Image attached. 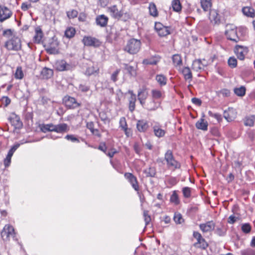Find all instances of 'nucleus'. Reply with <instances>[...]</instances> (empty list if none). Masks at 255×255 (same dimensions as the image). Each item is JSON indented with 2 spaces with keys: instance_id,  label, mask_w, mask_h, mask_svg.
<instances>
[{
  "instance_id": "obj_1",
  "label": "nucleus",
  "mask_w": 255,
  "mask_h": 255,
  "mask_svg": "<svg viewBox=\"0 0 255 255\" xmlns=\"http://www.w3.org/2000/svg\"><path fill=\"white\" fill-rule=\"evenodd\" d=\"M40 129L44 133L54 131L57 133H63L69 131V127L65 123H61L58 125H54L50 123L40 125Z\"/></svg>"
},
{
  "instance_id": "obj_2",
  "label": "nucleus",
  "mask_w": 255,
  "mask_h": 255,
  "mask_svg": "<svg viewBox=\"0 0 255 255\" xmlns=\"http://www.w3.org/2000/svg\"><path fill=\"white\" fill-rule=\"evenodd\" d=\"M164 160L169 169L175 171L181 167L180 163L175 159L171 150L168 149L166 151L164 154Z\"/></svg>"
},
{
  "instance_id": "obj_3",
  "label": "nucleus",
  "mask_w": 255,
  "mask_h": 255,
  "mask_svg": "<svg viewBox=\"0 0 255 255\" xmlns=\"http://www.w3.org/2000/svg\"><path fill=\"white\" fill-rule=\"evenodd\" d=\"M140 47V41L136 39L132 38L128 41L125 47V50L130 54H134L139 51Z\"/></svg>"
},
{
  "instance_id": "obj_4",
  "label": "nucleus",
  "mask_w": 255,
  "mask_h": 255,
  "mask_svg": "<svg viewBox=\"0 0 255 255\" xmlns=\"http://www.w3.org/2000/svg\"><path fill=\"white\" fill-rule=\"evenodd\" d=\"M192 236L193 238L196 240V242L193 244V246L195 248L206 250L208 247V243L200 232L193 231Z\"/></svg>"
},
{
  "instance_id": "obj_5",
  "label": "nucleus",
  "mask_w": 255,
  "mask_h": 255,
  "mask_svg": "<svg viewBox=\"0 0 255 255\" xmlns=\"http://www.w3.org/2000/svg\"><path fill=\"white\" fill-rule=\"evenodd\" d=\"M4 46L8 50L18 51L21 48V40L18 37L14 36L5 43Z\"/></svg>"
},
{
  "instance_id": "obj_6",
  "label": "nucleus",
  "mask_w": 255,
  "mask_h": 255,
  "mask_svg": "<svg viewBox=\"0 0 255 255\" xmlns=\"http://www.w3.org/2000/svg\"><path fill=\"white\" fill-rule=\"evenodd\" d=\"M226 35L228 39L235 42L239 41L240 38L237 34V28L234 25L227 26Z\"/></svg>"
},
{
  "instance_id": "obj_7",
  "label": "nucleus",
  "mask_w": 255,
  "mask_h": 255,
  "mask_svg": "<svg viewBox=\"0 0 255 255\" xmlns=\"http://www.w3.org/2000/svg\"><path fill=\"white\" fill-rule=\"evenodd\" d=\"M15 232L13 227L9 225H5L1 232V236L2 239L4 241H7L10 237H14Z\"/></svg>"
},
{
  "instance_id": "obj_8",
  "label": "nucleus",
  "mask_w": 255,
  "mask_h": 255,
  "mask_svg": "<svg viewBox=\"0 0 255 255\" xmlns=\"http://www.w3.org/2000/svg\"><path fill=\"white\" fill-rule=\"evenodd\" d=\"M124 177L129 182L135 191L137 192L139 191V183L135 176L131 173L126 172L124 174Z\"/></svg>"
},
{
  "instance_id": "obj_9",
  "label": "nucleus",
  "mask_w": 255,
  "mask_h": 255,
  "mask_svg": "<svg viewBox=\"0 0 255 255\" xmlns=\"http://www.w3.org/2000/svg\"><path fill=\"white\" fill-rule=\"evenodd\" d=\"M63 103L69 109H75L79 107L81 105L73 97H64Z\"/></svg>"
},
{
  "instance_id": "obj_10",
  "label": "nucleus",
  "mask_w": 255,
  "mask_h": 255,
  "mask_svg": "<svg viewBox=\"0 0 255 255\" xmlns=\"http://www.w3.org/2000/svg\"><path fill=\"white\" fill-rule=\"evenodd\" d=\"M8 120L14 129H20L22 128L23 124L20 117L14 113H12L8 118Z\"/></svg>"
},
{
  "instance_id": "obj_11",
  "label": "nucleus",
  "mask_w": 255,
  "mask_h": 255,
  "mask_svg": "<svg viewBox=\"0 0 255 255\" xmlns=\"http://www.w3.org/2000/svg\"><path fill=\"white\" fill-rule=\"evenodd\" d=\"M215 223L213 220H211L200 224L199 225V228L203 233H205L213 231L215 229Z\"/></svg>"
},
{
  "instance_id": "obj_12",
  "label": "nucleus",
  "mask_w": 255,
  "mask_h": 255,
  "mask_svg": "<svg viewBox=\"0 0 255 255\" xmlns=\"http://www.w3.org/2000/svg\"><path fill=\"white\" fill-rule=\"evenodd\" d=\"M207 66V62L205 59L195 60L192 63V69L196 72H200L203 70Z\"/></svg>"
},
{
  "instance_id": "obj_13",
  "label": "nucleus",
  "mask_w": 255,
  "mask_h": 255,
  "mask_svg": "<svg viewBox=\"0 0 255 255\" xmlns=\"http://www.w3.org/2000/svg\"><path fill=\"white\" fill-rule=\"evenodd\" d=\"M19 145H20L18 143L16 144L13 145L11 147V148L9 149V150L8 151L6 157L4 158V159L3 160V163H4L5 167H7L10 165V164L11 163V157H12L14 152L18 148Z\"/></svg>"
},
{
  "instance_id": "obj_14",
  "label": "nucleus",
  "mask_w": 255,
  "mask_h": 255,
  "mask_svg": "<svg viewBox=\"0 0 255 255\" xmlns=\"http://www.w3.org/2000/svg\"><path fill=\"white\" fill-rule=\"evenodd\" d=\"M237 113L233 108H228L225 111L224 117L228 122L234 121L237 117Z\"/></svg>"
},
{
  "instance_id": "obj_15",
  "label": "nucleus",
  "mask_w": 255,
  "mask_h": 255,
  "mask_svg": "<svg viewBox=\"0 0 255 255\" xmlns=\"http://www.w3.org/2000/svg\"><path fill=\"white\" fill-rule=\"evenodd\" d=\"M12 14L11 11L5 6H0V21L2 22L4 20L9 18Z\"/></svg>"
},
{
  "instance_id": "obj_16",
  "label": "nucleus",
  "mask_w": 255,
  "mask_h": 255,
  "mask_svg": "<svg viewBox=\"0 0 255 255\" xmlns=\"http://www.w3.org/2000/svg\"><path fill=\"white\" fill-rule=\"evenodd\" d=\"M235 52L238 58L240 60H243L245 59V56L248 52V49L241 46H237L236 47Z\"/></svg>"
},
{
  "instance_id": "obj_17",
  "label": "nucleus",
  "mask_w": 255,
  "mask_h": 255,
  "mask_svg": "<svg viewBox=\"0 0 255 255\" xmlns=\"http://www.w3.org/2000/svg\"><path fill=\"white\" fill-rule=\"evenodd\" d=\"M82 41L85 46H95L98 45L99 41L95 38L91 36H85Z\"/></svg>"
},
{
  "instance_id": "obj_18",
  "label": "nucleus",
  "mask_w": 255,
  "mask_h": 255,
  "mask_svg": "<svg viewBox=\"0 0 255 255\" xmlns=\"http://www.w3.org/2000/svg\"><path fill=\"white\" fill-rule=\"evenodd\" d=\"M108 11L112 17L115 18H120L123 15V12L119 10L117 6L114 5L108 8Z\"/></svg>"
},
{
  "instance_id": "obj_19",
  "label": "nucleus",
  "mask_w": 255,
  "mask_h": 255,
  "mask_svg": "<svg viewBox=\"0 0 255 255\" xmlns=\"http://www.w3.org/2000/svg\"><path fill=\"white\" fill-rule=\"evenodd\" d=\"M149 127L148 122L144 120H138L136 123V128L139 132H145Z\"/></svg>"
},
{
  "instance_id": "obj_20",
  "label": "nucleus",
  "mask_w": 255,
  "mask_h": 255,
  "mask_svg": "<svg viewBox=\"0 0 255 255\" xmlns=\"http://www.w3.org/2000/svg\"><path fill=\"white\" fill-rule=\"evenodd\" d=\"M108 17L104 14L98 16L96 19V22L97 25L101 27H105L108 23Z\"/></svg>"
},
{
  "instance_id": "obj_21",
  "label": "nucleus",
  "mask_w": 255,
  "mask_h": 255,
  "mask_svg": "<svg viewBox=\"0 0 255 255\" xmlns=\"http://www.w3.org/2000/svg\"><path fill=\"white\" fill-rule=\"evenodd\" d=\"M196 127L199 129L206 131L208 129V123L203 118L200 119L196 123Z\"/></svg>"
},
{
  "instance_id": "obj_22",
  "label": "nucleus",
  "mask_w": 255,
  "mask_h": 255,
  "mask_svg": "<svg viewBox=\"0 0 255 255\" xmlns=\"http://www.w3.org/2000/svg\"><path fill=\"white\" fill-rule=\"evenodd\" d=\"M209 19L211 22L216 24L220 21V16L216 10H211L209 13Z\"/></svg>"
},
{
  "instance_id": "obj_23",
  "label": "nucleus",
  "mask_w": 255,
  "mask_h": 255,
  "mask_svg": "<svg viewBox=\"0 0 255 255\" xmlns=\"http://www.w3.org/2000/svg\"><path fill=\"white\" fill-rule=\"evenodd\" d=\"M53 45L51 44L49 46L46 48V50L49 54H57L59 53V51L57 49L56 47L58 46V42L54 41L53 44Z\"/></svg>"
},
{
  "instance_id": "obj_24",
  "label": "nucleus",
  "mask_w": 255,
  "mask_h": 255,
  "mask_svg": "<svg viewBox=\"0 0 255 255\" xmlns=\"http://www.w3.org/2000/svg\"><path fill=\"white\" fill-rule=\"evenodd\" d=\"M170 202L175 206L178 205L180 203V199L177 193V191L174 190L170 197Z\"/></svg>"
},
{
  "instance_id": "obj_25",
  "label": "nucleus",
  "mask_w": 255,
  "mask_h": 255,
  "mask_svg": "<svg viewBox=\"0 0 255 255\" xmlns=\"http://www.w3.org/2000/svg\"><path fill=\"white\" fill-rule=\"evenodd\" d=\"M153 131L155 136L158 137H161L164 136L165 130L161 129L159 126L155 125L153 127Z\"/></svg>"
},
{
  "instance_id": "obj_26",
  "label": "nucleus",
  "mask_w": 255,
  "mask_h": 255,
  "mask_svg": "<svg viewBox=\"0 0 255 255\" xmlns=\"http://www.w3.org/2000/svg\"><path fill=\"white\" fill-rule=\"evenodd\" d=\"M53 74V70L46 67L44 68L41 72V75L44 79L50 78L52 76Z\"/></svg>"
},
{
  "instance_id": "obj_27",
  "label": "nucleus",
  "mask_w": 255,
  "mask_h": 255,
  "mask_svg": "<svg viewBox=\"0 0 255 255\" xmlns=\"http://www.w3.org/2000/svg\"><path fill=\"white\" fill-rule=\"evenodd\" d=\"M255 116L251 115L247 116L244 120V125L246 126L253 127L254 125Z\"/></svg>"
},
{
  "instance_id": "obj_28",
  "label": "nucleus",
  "mask_w": 255,
  "mask_h": 255,
  "mask_svg": "<svg viewBox=\"0 0 255 255\" xmlns=\"http://www.w3.org/2000/svg\"><path fill=\"white\" fill-rule=\"evenodd\" d=\"M242 11L244 15L251 17L255 16V10L254 8L251 7H244L242 9Z\"/></svg>"
},
{
  "instance_id": "obj_29",
  "label": "nucleus",
  "mask_w": 255,
  "mask_h": 255,
  "mask_svg": "<svg viewBox=\"0 0 255 255\" xmlns=\"http://www.w3.org/2000/svg\"><path fill=\"white\" fill-rule=\"evenodd\" d=\"M42 37L43 33L41 29L39 28H36L35 29V34L34 36V41L39 43L41 42Z\"/></svg>"
},
{
  "instance_id": "obj_30",
  "label": "nucleus",
  "mask_w": 255,
  "mask_h": 255,
  "mask_svg": "<svg viewBox=\"0 0 255 255\" xmlns=\"http://www.w3.org/2000/svg\"><path fill=\"white\" fill-rule=\"evenodd\" d=\"M148 9L150 15L153 17H156L158 15L157 10L154 3H149Z\"/></svg>"
},
{
  "instance_id": "obj_31",
  "label": "nucleus",
  "mask_w": 255,
  "mask_h": 255,
  "mask_svg": "<svg viewBox=\"0 0 255 255\" xmlns=\"http://www.w3.org/2000/svg\"><path fill=\"white\" fill-rule=\"evenodd\" d=\"M67 65V64L65 61L61 60L56 62V68L57 70L62 71L66 70Z\"/></svg>"
},
{
  "instance_id": "obj_32",
  "label": "nucleus",
  "mask_w": 255,
  "mask_h": 255,
  "mask_svg": "<svg viewBox=\"0 0 255 255\" xmlns=\"http://www.w3.org/2000/svg\"><path fill=\"white\" fill-rule=\"evenodd\" d=\"M201 5L205 11H207L210 9L211 3L210 0H201Z\"/></svg>"
},
{
  "instance_id": "obj_33",
  "label": "nucleus",
  "mask_w": 255,
  "mask_h": 255,
  "mask_svg": "<svg viewBox=\"0 0 255 255\" xmlns=\"http://www.w3.org/2000/svg\"><path fill=\"white\" fill-rule=\"evenodd\" d=\"M155 80L161 86L165 85L166 84L167 79L163 75H157L155 77Z\"/></svg>"
},
{
  "instance_id": "obj_34",
  "label": "nucleus",
  "mask_w": 255,
  "mask_h": 255,
  "mask_svg": "<svg viewBox=\"0 0 255 255\" xmlns=\"http://www.w3.org/2000/svg\"><path fill=\"white\" fill-rule=\"evenodd\" d=\"M172 7L173 10L179 12L181 10L182 6L179 0H173L172 1Z\"/></svg>"
},
{
  "instance_id": "obj_35",
  "label": "nucleus",
  "mask_w": 255,
  "mask_h": 255,
  "mask_svg": "<svg viewBox=\"0 0 255 255\" xmlns=\"http://www.w3.org/2000/svg\"><path fill=\"white\" fill-rule=\"evenodd\" d=\"M76 33V31L74 28L72 27H69L66 29L65 31V35L66 37L70 38L73 37Z\"/></svg>"
},
{
  "instance_id": "obj_36",
  "label": "nucleus",
  "mask_w": 255,
  "mask_h": 255,
  "mask_svg": "<svg viewBox=\"0 0 255 255\" xmlns=\"http://www.w3.org/2000/svg\"><path fill=\"white\" fill-rule=\"evenodd\" d=\"M246 89L244 86L236 88L234 89V93L237 96H244L246 94Z\"/></svg>"
},
{
  "instance_id": "obj_37",
  "label": "nucleus",
  "mask_w": 255,
  "mask_h": 255,
  "mask_svg": "<svg viewBox=\"0 0 255 255\" xmlns=\"http://www.w3.org/2000/svg\"><path fill=\"white\" fill-rule=\"evenodd\" d=\"M98 72L99 69L98 68H96L94 66H91L87 68L85 72V74L88 76H90L91 75H94L95 74H98Z\"/></svg>"
},
{
  "instance_id": "obj_38",
  "label": "nucleus",
  "mask_w": 255,
  "mask_h": 255,
  "mask_svg": "<svg viewBox=\"0 0 255 255\" xmlns=\"http://www.w3.org/2000/svg\"><path fill=\"white\" fill-rule=\"evenodd\" d=\"M173 220L176 224H180L184 222V220L182 218V215L179 213H175Z\"/></svg>"
},
{
  "instance_id": "obj_39",
  "label": "nucleus",
  "mask_w": 255,
  "mask_h": 255,
  "mask_svg": "<svg viewBox=\"0 0 255 255\" xmlns=\"http://www.w3.org/2000/svg\"><path fill=\"white\" fill-rule=\"evenodd\" d=\"M24 76L23 72L21 67H17L14 73V77L16 79H22Z\"/></svg>"
},
{
  "instance_id": "obj_40",
  "label": "nucleus",
  "mask_w": 255,
  "mask_h": 255,
  "mask_svg": "<svg viewBox=\"0 0 255 255\" xmlns=\"http://www.w3.org/2000/svg\"><path fill=\"white\" fill-rule=\"evenodd\" d=\"M125 69L131 76H136V70L134 67L128 65V64H125Z\"/></svg>"
},
{
  "instance_id": "obj_41",
  "label": "nucleus",
  "mask_w": 255,
  "mask_h": 255,
  "mask_svg": "<svg viewBox=\"0 0 255 255\" xmlns=\"http://www.w3.org/2000/svg\"><path fill=\"white\" fill-rule=\"evenodd\" d=\"M183 196L186 198H190L191 196L192 189L189 187H185L182 188Z\"/></svg>"
},
{
  "instance_id": "obj_42",
  "label": "nucleus",
  "mask_w": 255,
  "mask_h": 255,
  "mask_svg": "<svg viewBox=\"0 0 255 255\" xmlns=\"http://www.w3.org/2000/svg\"><path fill=\"white\" fill-rule=\"evenodd\" d=\"M241 230L244 233L249 234L251 231L252 227L249 223H245L242 225Z\"/></svg>"
},
{
  "instance_id": "obj_43",
  "label": "nucleus",
  "mask_w": 255,
  "mask_h": 255,
  "mask_svg": "<svg viewBox=\"0 0 255 255\" xmlns=\"http://www.w3.org/2000/svg\"><path fill=\"white\" fill-rule=\"evenodd\" d=\"M157 33L160 36H165L170 34L169 27L164 26Z\"/></svg>"
},
{
  "instance_id": "obj_44",
  "label": "nucleus",
  "mask_w": 255,
  "mask_h": 255,
  "mask_svg": "<svg viewBox=\"0 0 255 255\" xmlns=\"http://www.w3.org/2000/svg\"><path fill=\"white\" fill-rule=\"evenodd\" d=\"M159 61L158 57H154L151 59H144L143 63L145 64L155 65Z\"/></svg>"
},
{
  "instance_id": "obj_45",
  "label": "nucleus",
  "mask_w": 255,
  "mask_h": 255,
  "mask_svg": "<svg viewBox=\"0 0 255 255\" xmlns=\"http://www.w3.org/2000/svg\"><path fill=\"white\" fill-rule=\"evenodd\" d=\"M226 228L224 226L220 227H217L215 230V233L219 236H223L226 233Z\"/></svg>"
},
{
  "instance_id": "obj_46",
  "label": "nucleus",
  "mask_w": 255,
  "mask_h": 255,
  "mask_svg": "<svg viewBox=\"0 0 255 255\" xmlns=\"http://www.w3.org/2000/svg\"><path fill=\"white\" fill-rule=\"evenodd\" d=\"M136 101V97H130L129 100V110L133 112L135 109V103Z\"/></svg>"
},
{
  "instance_id": "obj_47",
  "label": "nucleus",
  "mask_w": 255,
  "mask_h": 255,
  "mask_svg": "<svg viewBox=\"0 0 255 255\" xmlns=\"http://www.w3.org/2000/svg\"><path fill=\"white\" fill-rule=\"evenodd\" d=\"M172 61L174 64L176 66L180 65L182 64L181 58L178 54H175L173 56Z\"/></svg>"
},
{
  "instance_id": "obj_48",
  "label": "nucleus",
  "mask_w": 255,
  "mask_h": 255,
  "mask_svg": "<svg viewBox=\"0 0 255 255\" xmlns=\"http://www.w3.org/2000/svg\"><path fill=\"white\" fill-rule=\"evenodd\" d=\"M182 73L186 79H189L192 78V73L188 67H185L182 70Z\"/></svg>"
},
{
  "instance_id": "obj_49",
  "label": "nucleus",
  "mask_w": 255,
  "mask_h": 255,
  "mask_svg": "<svg viewBox=\"0 0 255 255\" xmlns=\"http://www.w3.org/2000/svg\"><path fill=\"white\" fill-rule=\"evenodd\" d=\"M143 216L145 223V225L147 226L150 223L151 221V217L149 214V211L147 210H144L143 213Z\"/></svg>"
},
{
  "instance_id": "obj_50",
  "label": "nucleus",
  "mask_w": 255,
  "mask_h": 255,
  "mask_svg": "<svg viewBox=\"0 0 255 255\" xmlns=\"http://www.w3.org/2000/svg\"><path fill=\"white\" fill-rule=\"evenodd\" d=\"M228 63L231 68H234L237 66V60L235 57H231L228 59Z\"/></svg>"
},
{
  "instance_id": "obj_51",
  "label": "nucleus",
  "mask_w": 255,
  "mask_h": 255,
  "mask_svg": "<svg viewBox=\"0 0 255 255\" xmlns=\"http://www.w3.org/2000/svg\"><path fill=\"white\" fill-rule=\"evenodd\" d=\"M145 172L147 176L149 177H154L156 175V170L154 167H149L148 168Z\"/></svg>"
},
{
  "instance_id": "obj_52",
  "label": "nucleus",
  "mask_w": 255,
  "mask_h": 255,
  "mask_svg": "<svg viewBox=\"0 0 255 255\" xmlns=\"http://www.w3.org/2000/svg\"><path fill=\"white\" fill-rule=\"evenodd\" d=\"M11 100L8 97H2L0 99V104L4 107H7L10 103Z\"/></svg>"
},
{
  "instance_id": "obj_53",
  "label": "nucleus",
  "mask_w": 255,
  "mask_h": 255,
  "mask_svg": "<svg viewBox=\"0 0 255 255\" xmlns=\"http://www.w3.org/2000/svg\"><path fill=\"white\" fill-rule=\"evenodd\" d=\"M241 255H255V251L251 248L244 250L241 252Z\"/></svg>"
},
{
  "instance_id": "obj_54",
  "label": "nucleus",
  "mask_w": 255,
  "mask_h": 255,
  "mask_svg": "<svg viewBox=\"0 0 255 255\" xmlns=\"http://www.w3.org/2000/svg\"><path fill=\"white\" fill-rule=\"evenodd\" d=\"M208 115L213 118H214L217 120L218 123H220L222 121V117L221 115L218 113H213L212 112L209 111L208 112Z\"/></svg>"
},
{
  "instance_id": "obj_55",
  "label": "nucleus",
  "mask_w": 255,
  "mask_h": 255,
  "mask_svg": "<svg viewBox=\"0 0 255 255\" xmlns=\"http://www.w3.org/2000/svg\"><path fill=\"white\" fill-rule=\"evenodd\" d=\"M65 138L73 142L79 143L80 142L79 139L73 134H67L65 136Z\"/></svg>"
},
{
  "instance_id": "obj_56",
  "label": "nucleus",
  "mask_w": 255,
  "mask_h": 255,
  "mask_svg": "<svg viewBox=\"0 0 255 255\" xmlns=\"http://www.w3.org/2000/svg\"><path fill=\"white\" fill-rule=\"evenodd\" d=\"M78 13L76 10L72 9L67 12V15L69 18H74L77 16Z\"/></svg>"
},
{
  "instance_id": "obj_57",
  "label": "nucleus",
  "mask_w": 255,
  "mask_h": 255,
  "mask_svg": "<svg viewBox=\"0 0 255 255\" xmlns=\"http://www.w3.org/2000/svg\"><path fill=\"white\" fill-rule=\"evenodd\" d=\"M148 94V90L145 87H142L139 89L137 96H146Z\"/></svg>"
},
{
  "instance_id": "obj_58",
  "label": "nucleus",
  "mask_w": 255,
  "mask_h": 255,
  "mask_svg": "<svg viewBox=\"0 0 255 255\" xmlns=\"http://www.w3.org/2000/svg\"><path fill=\"white\" fill-rule=\"evenodd\" d=\"M120 127L122 129H123L128 127L126 119L125 117L121 118L120 120Z\"/></svg>"
},
{
  "instance_id": "obj_59",
  "label": "nucleus",
  "mask_w": 255,
  "mask_h": 255,
  "mask_svg": "<svg viewBox=\"0 0 255 255\" xmlns=\"http://www.w3.org/2000/svg\"><path fill=\"white\" fill-rule=\"evenodd\" d=\"M210 132L212 135L214 136L219 137L220 136V132L219 131V128L216 127L212 128L211 129Z\"/></svg>"
},
{
  "instance_id": "obj_60",
  "label": "nucleus",
  "mask_w": 255,
  "mask_h": 255,
  "mask_svg": "<svg viewBox=\"0 0 255 255\" xmlns=\"http://www.w3.org/2000/svg\"><path fill=\"white\" fill-rule=\"evenodd\" d=\"M98 148V149L100 150L101 151H102L104 153H106L107 147L106 144L105 142H101L100 144H99Z\"/></svg>"
},
{
  "instance_id": "obj_61",
  "label": "nucleus",
  "mask_w": 255,
  "mask_h": 255,
  "mask_svg": "<svg viewBox=\"0 0 255 255\" xmlns=\"http://www.w3.org/2000/svg\"><path fill=\"white\" fill-rule=\"evenodd\" d=\"M217 94L218 95L228 96L230 94V92L229 90L224 89L218 92Z\"/></svg>"
},
{
  "instance_id": "obj_62",
  "label": "nucleus",
  "mask_w": 255,
  "mask_h": 255,
  "mask_svg": "<svg viewBox=\"0 0 255 255\" xmlns=\"http://www.w3.org/2000/svg\"><path fill=\"white\" fill-rule=\"evenodd\" d=\"M127 137H129L132 135V130L131 128H128V127L122 129Z\"/></svg>"
},
{
  "instance_id": "obj_63",
  "label": "nucleus",
  "mask_w": 255,
  "mask_h": 255,
  "mask_svg": "<svg viewBox=\"0 0 255 255\" xmlns=\"http://www.w3.org/2000/svg\"><path fill=\"white\" fill-rule=\"evenodd\" d=\"M192 103L196 106H200L202 104V101L200 99L197 98H193L192 99Z\"/></svg>"
},
{
  "instance_id": "obj_64",
  "label": "nucleus",
  "mask_w": 255,
  "mask_h": 255,
  "mask_svg": "<svg viewBox=\"0 0 255 255\" xmlns=\"http://www.w3.org/2000/svg\"><path fill=\"white\" fill-rule=\"evenodd\" d=\"M120 72L119 70H116L114 73H113L111 76V79L114 81L116 82L117 80V76Z\"/></svg>"
}]
</instances>
